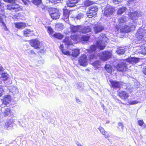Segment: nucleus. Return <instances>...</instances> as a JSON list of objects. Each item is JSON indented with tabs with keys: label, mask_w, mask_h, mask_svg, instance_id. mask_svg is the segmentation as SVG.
I'll return each mask as SVG.
<instances>
[{
	"label": "nucleus",
	"mask_w": 146,
	"mask_h": 146,
	"mask_svg": "<svg viewBox=\"0 0 146 146\" xmlns=\"http://www.w3.org/2000/svg\"><path fill=\"white\" fill-rule=\"evenodd\" d=\"M15 15H14V16H13V18H14V19H15V18H15Z\"/></svg>",
	"instance_id": "64"
},
{
	"label": "nucleus",
	"mask_w": 146,
	"mask_h": 146,
	"mask_svg": "<svg viewBox=\"0 0 146 146\" xmlns=\"http://www.w3.org/2000/svg\"><path fill=\"white\" fill-rule=\"evenodd\" d=\"M49 1L51 3L54 4L57 3V1L56 0H49Z\"/></svg>",
	"instance_id": "56"
},
{
	"label": "nucleus",
	"mask_w": 146,
	"mask_h": 146,
	"mask_svg": "<svg viewBox=\"0 0 146 146\" xmlns=\"http://www.w3.org/2000/svg\"><path fill=\"white\" fill-rule=\"evenodd\" d=\"M64 44H61L60 46V48L61 50L62 51V50H64L63 49V48L64 47L63 46Z\"/></svg>",
	"instance_id": "57"
},
{
	"label": "nucleus",
	"mask_w": 146,
	"mask_h": 146,
	"mask_svg": "<svg viewBox=\"0 0 146 146\" xmlns=\"http://www.w3.org/2000/svg\"><path fill=\"white\" fill-rule=\"evenodd\" d=\"M9 75L7 73L2 74L1 79L4 81L7 80L9 77Z\"/></svg>",
	"instance_id": "29"
},
{
	"label": "nucleus",
	"mask_w": 146,
	"mask_h": 146,
	"mask_svg": "<svg viewBox=\"0 0 146 146\" xmlns=\"http://www.w3.org/2000/svg\"><path fill=\"white\" fill-rule=\"evenodd\" d=\"M31 32V30L30 29H27L24 31V35L26 36H28V35L30 34Z\"/></svg>",
	"instance_id": "41"
},
{
	"label": "nucleus",
	"mask_w": 146,
	"mask_h": 146,
	"mask_svg": "<svg viewBox=\"0 0 146 146\" xmlns=\"http://www.w3.org/2000/svg\"><path fill=\"white\" fill-rule=\"evenodd\" d=\"M49 14L52 19H55L59 18L60 16L59 11L55 9H53L52 11L50 12Z\"/></svg>",
	"instance_id": "9"
},
{
	"label": "nucleus",
	"mask_w": 146,
	"mask_h": 146,
	"mask_svg": "<svg viewBox=\"0 0 146 146\" xmlns=\"http://www.w3.org/2000/svg\"><path fill=\"white\" fill-rule=\"evenodd\" d=\"M84 14L82 13H79L76 16V18L77 19H80L83 17Z\"/></svg>",
	"instance_id": "40"
},
{
	"label": "nucleus",
	"mask_w": 146,
	"mask_h": 146,
	"mask_svg": "<svg viewBox=\"0 0 146 146\" xmlns=\"http://www.w3.org/2000/svg\"><path fill=\"white\" fill-rule=\"evenodd\" d=\"M69 11L67 10H64L63 12V18L67 21L68 19Z\"/></svg>",
	"instance_id": "26"
},
{
	"label": "nucleus",
	"mask_w": 146,
	"mask_h": 146,
	"mask_svg": "<svg viewBox=\"0 0 146 146\" xmlns=\"http://www.w3.org/2000/svg\"><path fill=\"white\" fill-rule=\"evenodd\" d=\"M80 26H71L70 27V28L72 32L73 33H75L77 32H79V30H80Z\"/></svg>",
	"instance_id": "25"
},
{
	"label": "nucleus",
	"mask_w": 146,
	"mask_h": 146,
	"mask_svg": "<svg viewBox=\"0 0 146 146\" xmlns=\"http://www.w3.org/2000/svg\"><path fill=\"white\" fill-rule=\"evenodd\" d=\"M54 37L59 39H61L63 37V35L60 33H56L53 35Z\"/></svg>",
	"instance_id": "31"
},
{
	"label": "nucleus",
	"mask_w": 146,
	"mask_h": 146,
	"mask_svg": "<svg viewBox=\"0 0 146 146\" xmlns=\"http://www.w3.org/2000/svg\"><path fill=\"white\" fill-rule=\"evenodd\" d=\"M126 61L122 60L119 63L115 66L117 69L119 71L126 70L127 69V64L126 63Z\"/></svg>",
	"instance_id": "5"
},
{
	"label": "nucleus",
	"mask_w": 146,
	"mask_h": 146,
	"mask_svg": "<svg viewBox=\"0 0 146 146\" xmlns=\"http://www.w3.org/2000/svg\"><path fill=\"white\" fill-rule=\"evenodd\" d=\"M125 52V49L123 47H122L117 48L116 50V52L118 54H123Z\"/></svg>",
	"instance_id": "27"
},
{
	"label": "nucleus",
	"mask_w": 146,
	"mask_h": 146,
	"mask_svg": "<svg viewBox=\"0 0 146 146\" xmlns=\"http://www.w3.org/2000/svg\"><path fill=\"white\" fill-rule=\"evenodd\" d=\"M4 1L9 3H15V0H3Z\"/></svg>",
	"instance_id": "48"
},
{
	"label": "nucleus",
	"mask_w": 146,
	"mask_h": 146,
	"mask_svg": "<svg viewBox=\"0 0 146 146\" xmlns=\"http://www.w3.org/2000/svg\"><path fill=\"white\" fill-rule=\"evenodd\" d=\"M24 4L27 5V2L30 1L29 0H22ZM33 3L36 5H39L41 2V0H31Z\"/></svg>",
	"instance_id": "21"
},
{
	"label": "nucleus",
	"mask_w": 146,
	"mask_h": 146,
	"mask_svg": "<svg viewBox=\"0 0 146 146\" xmlns=\"http://www.w3.org/2000/svg\"><path fill=\"white\" fill-rule=\"evenodd\" d=\"M108 40V38L105 35L102 34L99 37V40L97 41L96 46L100 50L104 49L105 47V42Z\"/></svg>",
	"instance_id": "2"
},
{
	"label": "nucleus",
	"mask_w": 146,
	"mask_h": 146,
	"mask_svg": "<svg viewBox=\"0 0 146 146\" xmlns=\"http://www.w3.org/2000/svg\"><path fill=\"white\" fill-rule=\"evenodd\" d=\"M96 49V46L94 45L90 47V52H93L95 51Z\"/></svg>",
	"instance_id": "45"
},
{
	"label": "nucleus",
	"mask_w": 146,
	"mask_h": 146,
	"mask_svg": "<svg viewBox=\"0 0 146 146\" xmlns=\"http://www.w3.org/2000/svg\"><path fill=\"white\" fill-rule=\"evenodd\" d=\"M96 58V56L93 54L90 55L89 56V59L90 60L93 59L94 58Z\"/></svg>",
	"instance_id": "49"
},
{
	"label": "nucleus",
	"mask_w": 146,
	"mask_h": 146,
	"mask_svg": "<svg viewBox=\"0 0 146 146\" xmlns=\"http://www.w3.org/2000/svg\"><path fill=\"white\" fill-rule=\"evenodd\" d=\"M80 54V50L75 49L73 50L71 52V56L74 57H77Z\"/></svg>",
	"instance_id": "22"
},
{
	"label": "nucleus",
	"mask_w": 146,
	"mask_h": 146,
	"mask_svg": "<svg viewBox=\"0 0 146 146\" xmlns=\"http://www.w3.org/2000/svg\"><path fill=\"white\" fill-rule=\"evenodd\" d=\"M98 11V8L96 6H92L90 7L88 11L87 16L89 18H91L95 16L96 14V12Z\"/></svg>",
	"instance_id": "6"
},
{
	"label": "nucleus",
	"mask_w": 146,
	"mask_h": 146,
	"mask_svg": "<svg viewBox=\"0 0 146 146\" xmlns=\"http://www.w3.org/2000/svg\"><path fill=\"white\" fill-rule=\"evenodd\" d=\"M136 50L137 52L143 55H146V44L142 45L138 47Z\"/></svg>",
	"instance_id": "10"
},
{
	"label": "nucleus",
	"mask_w": 146,
	"mask_h": 146,
	"mask_svg": "<svg viewBox=\"0 0 146 146\" xmlns=\"http://www.w3.org/2000/svg\"><path fill=\"white\" fill-rule=\"evenodd\" d=\"M57 1V3L60 2L61 1H62V0H56Z\"/></svg>",
	"instance_id": "60"
},
{
	"label": "nucleus",
	"mask_w": 146,
	"mask_h": 146,
	"mask_svg": "<svg viewBox=\"0 0 146 146\" xmlns=\"http://www.w3.org/2000/svg\"><path fill=\"white\" fill-rule=\"evenodd\" d=\"M94 2L90 1H87L85 3V5L86 6H89L93 4L94 3Z\"/></svg>",
	"instance_id": "43"
},
{
	"label": "nucleus",
	"mask_w": 146,
	"mask_h": 146,
	"mask_svg": "<svg viewBox=\"0 0 146 146\" xmlns=\"http://www.w3.org/2000/svg\"><path fill=\"white\" fill-rule=\"evenodd\" d=\"M122 88L126 90H129L130 89V87L129 84H126L124 83L122 84Z\"/></svg>",
	"instance_id": "34"
},
{
	"label": "nucleus",
	"mask_w": 146,
	"mask_h": 146,
	"mask_svg": "<svg viewBox=\"0 0 146 146\" xmlns=\"http://www.w3.org/2000/svg\"><path fill=\"white\" fill-rule=\"evenodd\" d=\"M63 43L65 45L67 46L70 45L72 44L71 43L70 40L68 38H66L63 41Z\"/></svg>",
	"instance_id": "32"
},
{
	"label": "nucleus",
	"mask_w": 146,
	"mask_h": 146,
	"mask_svg": "<svg viewBox=\"0 0 146 146\" xmlns=\"http://www.w3.org/2000/svg\"><path fill=\"white\" fill-rule=\"evenodd\" d=\"M143 124V120H139L138 121V124L140 126H141Z\"/></svg>",
	"instance_id": "53"
},
{
	"label": "nucleus",
	"mask_w": 146,
	"mask_h": 146,
	"mask_svg": "<svg viewBox=\"0 0 146 146\" xmlns=\"http://www.w3.org/2000/svg\"><path fill=\"white\" fill-rule=\"evenodd\" d=\"M114 10L112 6L108 5L105 8L104 14L106 17H110L113 14Z\"/></svg>",
	"instance_id": "7"
},
{
	"label": "nucleus",
	"mask_w": 146,
	"mask_h": 146,
	"mask_svg": "<svg viewBox=\"0 0 146 146\" xmlns=\"http://www.w3.org/2000/svg\"><path fill=\"white\" fill-rule=\"evenodd\" d=\"M47 29L48 32L49 33L50 35H52L53 33V29L50 27H47Z\"/></svg>",
	"instance_id": "42"
},
{
	"label": "nucleus",
	"mask_w": 146,
	"mask_h": 146,
	"mask_svg": "<svg viewBox=\"0 0 146 146\" xmlns=\"http://www.w3.org/2000/svg\"><path fill=\"white\" fill-rule=\"evenodd\" d=\"M78 2V0H68L66 1V4L68 7H72L75 6Z\"/></svg>",
	"instance_id": "15"
},
{
	"label": "nucleus",
	"mask_w": 146,
	"mask_h": 146,
	"mask_svg": "<svg viewBox=\"0 0 146 146\" xmlns=\"http://www.w3.org/2000/svg\"><path fill=\"white\" fill-rule=\"evenodd\" d=\"M143 13L140 11H135L133 12H130L129 13V15L131 20L130 21L133 20H136L138 18L143 15Z\"/></svg>",
	"instance_id": "4"
},
{
	"label": "nucleus",
	"mask_w": 146,
	"mask_h": 146,
	"mask_svg": "<svg viewBox=\"0 0 146 146\" xmlns=\"http://www.w3.org/2000/svg\"><path fill=\"white\" fill-rule=\"evenodd\" d=\"M87 60L86 55L85 54H82L80 57L79 62L80 65L86 66L88 64Z\"/></svg>",
	"instance_id": "8"
},
{
	"label": "nucleus",
	"mask_w": 146,
	"mask_h": 146,
	"mask_svg": "<svg viewBox=\"0 0 146 146\" xmlns=\"http://www.w3.org/2000/svg\"><path fill=\"white\" fill-rule=\"evenodd\" d=\"M3 67L2 66H0V71L2 70Z\"/></svg>",
	"instance_id": "61"
},
{
	"label": "nucleus",
	"mask_w": 146,
	"mask_h": 146,
	"mask_svg": "<svg viewBox=\"0 0 146 146\" xmlns=\"http://www.w3.org/2000/svg\"><path fill=\"white\" fill-rule=\"evenodd\" d=\"M105 69L108 72L111 73L112 72L111 67L109 64L106 65Z\"/></svg>",
	"instance_id": "33"
},
{
	"label": "nucleus",
	"mask_w": 146,
	"mask_h": 146,
	"mask_svg": "<svg viewBox=\"0 0 146 146\" xmlns=\"http://www.w3.org/2000/svg\"><path fill=\"white\" fill-rule=\"evenodd\" d=\"M100 64V62L99 61H97L93 63V65L95 68H98L99 67Z\"/></svg>",
	"instance_id": "35"
},
{
	"label": "nucleus",
	"mask_w": 146,
	"mask_h": 146,
	"mask_svg": "<svg viewBox=\"0 0 146 146\" xmlns=\"http://www.w3.org/2000/svg\"><path fill=\"white\" fill-rule=\"evenodd\" d=\"M13 5H8L7 6V9L13 11Z\"/></svg>",
	"instance_id": "50"
},
{
	"label": "nucleus",
	"mask_w": 146,
	"mask_h": 146,
	"mask_svg": "<svg viewBox=\"0 0 146 146\" xmlns=\"http://www.w3.org/2000/svg\"><path fill=\"white\" fill-rule=\"evenodd\" d=\"M3 109L5 110L3 112V113L5 116H7L10 115L11 113V111L9 108L5 107Z\"/></svg>",
	"instance_id": "24"
},
{
	"label": "nucleus",
	"mask_w": 146,
	"mask_h": 146,
	"mask_svg": "<svg viewBox=\"0 0 146 146\" xmlns=\"http://www.w3.org/2000/svg\"><path fill=\"white\" fill-rule=\"evenodd\" d=\"M104 135V137L105 138L107 139L108 140H109V138H110V135L109 134H106V133H105V135Z\"/></svg>",
	"instance_id": "55"
},
{
	"label": "nucleus",
	"mask_w": 146,
	"mask_h": 146,
	"mask_svg": "<svg viewBox=\"0 0 146 146\" xmlns=\"http://www.w3.org/2000/svg\"><path fill=\"white\" fill-rule=\"evenodd\" d=\"M129 19L126 16H123L118 19V24L117 26V29H119L121 33H128L134 31L136 25L135 21H131L128 26L127 24Z\"/></svg>",
	"instance_id": "1"
},
{
	"label": "nucleus",
	"mask_w": 146,
	"mask_h": 146,
	"mask_svg": "<svg viewBox=\"0 0 146 146\" xmlns=\"http://www.w3.org/2000/svg\"><path fill=\"white\" fill-rule=\"evenodd\" d=\"M76 144L78 146H83L78 142H77L76 143Z\"/></svg>",
	"instance_id": "59"
},
{
	"label": "nucleus",
	"mask_w": 146,
	"mask_h": 146,
	"mask_svg": "<svg viewBox=\"0 0 146 146\" xmlns=\"http://www.w3.org/2000/svg\"><path fill=\"white\" fill-rule=\"evenodd\" d=\"M15 25V27L18 29H23L26 26V24L23 22L16 23Z\"/></svg>",
	"instance_id": "20"
},
{
	"label": "nucleus",
	"mask_w": 146,
	"mask_h": 146,
	"mask_svg": "<svg viewBox=\"0 0 146 146\" xmlns=\"http://www.w3.org/2000/svg\"><path fill=\"white\" fill-rule=\"evenodd\" d=\"M30 53L31 54H35V52L32 50H31L30 51Z\"/></svg>",
	"instance_id": "58"
},
{
	"label": "nucleus",
	"mask_w": 146,
	"mask_h": 146,
	"mask_svg": "<svg viewBox=\"0 0 146 146\" xmlns=\"http://www.w3.org/2000/svg\"><path fill=\"white\" fill-rule=\"evenodd\" d=\"M4 90L3 87H0V97L3 96L4 94Z\"/></svg>",
	"instance_id": "46"
},
{
	"label": "nucleus",
	"mask_w": 146,
	"mask_h": 146,
	"mask_svg": "<svg viewBox=\"0 0 146 146\" xmlns=\"http://www.w3.org/2000/svg\"><path fill=\"white\" fill-rule=\"evenodd\" d=\"M15 89H16V91L17 92L18 91V90H17L16 89V88H15V87H13V90H15Z\"/></svg>",
	"instance_id": "62"
},
{
	"label": "nucleus",
	"mask_w": 146,
	"mask_h": 146,
	"mask_svg": "<svg viewBox=\"0 0 146 146\" xmlns=\"http://www.w3.org/2000/svg\"><path fill=\"white\" fill-rule=\"evenodd\" d=\"M118 128L120 129L121 128L122 130H123L124 128V126L123 124L121 122H119L118 124Z\"/></svg>",
	"instance_id": "44"
},
{
	"label": "nucleus",
	"mask_w": 146,
	"mask_h": 146,
	"mask_svg": "<svg viewBox=\"0 0 146 146\" xmlns=\"http://www.w3.org/2000/svg\"><path fill=\"white\" fill-rule=\"evenodd\" d=\"M13 5V11L17 12L21 10V8L19 5L17 4L14 3L12 5Z\"/></svg>",
	"instance_id": "23"
},
{
	"label": "nucleus",
	"mask_w": 146,
	"mask_h": 146,
	"mask_svg": "<svg viewBox=\"0 0 146 146\" xmlns=\"http://www.w3.org/2000/svg\"><path fill=\"white\" fill-rule=\"evenodd\" d=\"M11 98L10 95H6L3 99V103L5 105H7L9 104L11 101Z\"/></svg>",
	"instance_id": "14"
},
{
	"label": "nucleus",
	"mask_w": 146,
	"mask_h": 146,
	"mask_svg": "<svg viewBox=\"0 0 146 146\" xmlns=\"http://www.w3.org/2000/svg\"><path fill=\"white\" fill-rule=\"evenodd\" d=\"M76 101H77V102H78H78H79L80 100H79V99H77V100H76Z\"/></svg>",
	"instance_id": "63"
},
{
	"label": "nucleus",
	"mask_w": 146,
	"mask_h": 146,
	"mask_svg": "<svg viewBox=\"0 0 146 146\" xmlns=\"http://www.w3.org/2000/svg\"><path fill=\"white\" fill-rule=\"evenodd\" d=\"M127 10V8L125 7H121L119 9L117 12L118 15H121L125 12Z\"/></svg>",
	"instance_id": "28"
},
{
	"label": "nucleus",
	"mask_w": 146,
	"mask_h": 146,
	"mask_svg": "<svg viewBox=\"0 0 146 146\" xmlns=\"http://www.w3.org/2000/svg\"><path fill=\"white\" fill-rule=\"evenodd\" d=\"M62 53L65 55H71V52H69L68 51L62 50Z\"/></svg>",
	"instance_id": "47"
},
{
	"label": "nucleus",
	"mask_w": 146,
	"mask_h": 146,
	"mask_svg": "<svg viewBox=\"0 0 146 146\" xmlns=\"http://www.w3.org/2000/svg\"><path fill=\"white\" fill-rule=\"evenodd\" d=\"M77 88L78 89L81 90L82 89L84 86V84L80 82L77 84Z\"/></svg>",
	"instance_id": "36"
},
{
	"label": "nucleus",
	"mask_w": 146,
	"mask_h": 146,
	"mask_svg": "<svg viewBox=\"0 0 146 146\" xmlns=\"http://www.w3.org/2000/svg\"><path fill=\"white\" fill-rule=\"evenodd\" d=\"M138 102L137 101H130L129 103L131 105H133L135 104H137Z\"/></svg>",
	"instance_id": "52"
},
{
	"label": "nucleus",
	"mask_w": 146,
	"mask_h": 146,
	"mask_svg": "<svg viewBox=\"0 0 146 146\" xmlns=\"http://www.w3.org/2000/svg\"><path fill=\"white\" fill-rule=\"evenodd\" d=\"M79 33H86L91 31V29L88 26L83 27L80 26Z\"/></svg>",
	"instance_id": "12"
},
{
	"label": "nucleus",
	"mask_w": 146,
	"mask_h": 146,
	"mask_svg": "<svg viewBox=\"0 0 146 146\" xmlns=\"http://www.w3.org/2000/svg\"><path fill=\"white\" fill-rule=\"evenodd\" d=\"M13 123V120L10 119L8 120L5 123V127L6 128H8L11 127V125Z\"/></svg>",
	"instance_id": "30"
},
{
	"label": "nucleus",
	"mask_w": 146,
	"mask_h": 146,
	"mask_svg": "<svg viewBox=\"0 0 146 146\" xmlns=\"http://www.w3.org/2000/svg\"><path fill=\"white\" fill-rule=\"evenodd\" d=\"M139 58L130 57L127 59L126 60V61L131 64H134L137 63L139 61Z\"/></svg>",
	"instance_id": "16"
},
{
	"label": "nucleus",
	"mask_w": 146,
	"mask_h": 146,
	"mask_svg": "<svg viewBox=\"0 0 146 146\" xmlns=\"http://www.w3.org/2000/svg\"><path fill=\"white\" fill-rule=\"evenodd\" d=\"M113 2L115 4H117L120 3L122 1V0H113Z\"/></svg>",
	"instance_id": "51"
},
{
	"label": "nucleus",
	"mask_w": 146,
	"mask_h": 146,
	"mask_svg": "<svg viewBox=\"0 0 146 146\" xmlns=\"http://www.w3.org/2000/svg\"><path fill=\"white\" fill-rule=\"evenodd\" d=\"M143 72L145 75H146V65L143 67Z\"/></svg>",
	"instance_id": "54"
},
{
	"label": "nucleus",
	"mask_w": 146,
	"mask_h": 146,
	"mask_svg": "<svg viewBox=\"0 0 146 146\" xmlns=\"http://www.w3.org/2000/svg\"><path fill=\"white\" fill-rule=\"evenodd\" d=\"M89 38V36H82L81 38V40L82 41H87Z\"/></svg>",
	"instance_id": "39"
},
{
	"label": "nucleus",
	"mask_w": 146,
	"mask_h": 146,
	"mask_svg": "<svg viewBox=\"0 0 146 146\" xmlns=\"http://www.w3.org/2000/svg\"><path fill=\"white\" fill-rule=\"evenodd\" d=\"M94 31L96 33L101 32L104 29V27L100 25H95L94 27Z\"/></svg>",
	"instance_id": "18"
},
{
	"label": "nucleus",
	"mask_w": 146,
	"mask_h": 146,
	"mask_svg": "<svg viewBox=\"0 0 146 146\" xmlns=\"http://www.w3.org/2000/svg\"><path fill=\"white\" fill-rule=\"evenodd\" d=\"M137 0H129L128 3L129 5L133 6L137 2Z\"/></svg>",
	"instance_id": "37"
},
{
	"label": "nucleus",
	"mask_w": 146,
	"mask_h": 146,
	"mask_svg": "<svg viewBox=\"0 0 146 146\" xmlns=\"http://www.w3.org/2000/svg\"><path fill=\"white\" fill-rule=\"evenodd\" d=\"M118 95L123 100L127 99L129 97L128 94L124 91L119 92L118 93Z\"/></svg>",
	"instance_id": "17"
},
{
	"label": "nucleus",
	"mask_w": 146,
	"mask_h": 146,
	"mask_svg": "<svg viewBox=\"0 0 146 146\" xmlns=\"http://www.w3.org/2000/svg\"><path fill=\"white\" fill-rule=\"evenodd\" d=\"M111 55L110 52H105L102 53L101 56L100 58L102 60L106 61L109 58Z\"/></svg>",
	"instance_id": "11"
},
{
	"label": "nucleus",
	"mask_w": 146,
	"mask_h": 146,
	"mask_svg": "<svg viewBox=\"0 0 146 146\" xmlns=\"http://www.w3.org/2000/svg\"><path fill=\"white\" fill-rule=\"evenodd\" d=\"M110 82L112 87L115 88H119L122 85L121 82H119L115 81H110Z\"/></svg>",
	"instance_id": "19"
},
{
	"label": "nucleus",
	"mask_w": 146,
	"mask_h": 146,
	"mask_svg": "<svg viewBox=\"0 0 146 146\" xmlns=\"http://www.w3.org/2000/svg\"><path fill=\"white\" fill-rule=\"evenodd\" d=\"M30 44L31 46L37 49L39 48L40 42L36 39L32 40L30 41Z\"/></svg>",
	"instance_id": "13"
},
{
	"label": "nucleus",
	"mask_w": 146,
	"mask_h": 146,
	"mask_svg": "<svg viewBox=\"0 0 146 146\" xmlns=\"http://www.w3.org/2000/svg\"><path fill=\"white\" fill-rule=\"evenodd\" d=\"M98 129L100 132L103 135H105L106 133V131L104 130V129L101 127H100L98 128Z\"/></svg>",
	"instance_id": "38"
},
{
	"label": "nucleus",
	"mask_w": 146,
	"mask_h": 146,
	"mask_svg": "<svg viewBox=\"0 0 146 146\" xmlns=\"http://www.w3.org/2000/svg\"><path fill=\"white\" fill-rule=\"evenodd\" d=\"M146 33L145 28L143 27H141L137 30L136 33L137 40L139 42L143 39V37Z\"/></svg>",
	"instance_id": "3"
}]
</instances>
